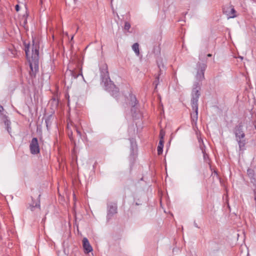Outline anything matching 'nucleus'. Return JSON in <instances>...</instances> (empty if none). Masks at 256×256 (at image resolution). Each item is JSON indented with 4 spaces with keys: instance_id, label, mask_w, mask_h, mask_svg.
<instances>
[{
    "instance_id": "obj_1",
    "label": "nucleus",
    "mask_w": 256,
    "mask_h": 256,
    "mask_svg": "<svg viewBox=\"0 0 256 256\" xmlns=\"http://www.w3.org/2000/svg\"><path fill=\"white\" fill-rule=\"evenodd\" d=\"M32 42L31 57H29L30 44H28V46L26 47L25 52L26 57L28 59L31 70L32 72L34 74L38 70L39 46L37 42H34V40H32Z\"/></svg>"
},
{
    "instance_id": "obj_2",
    "label": "nucleus",
    "mask_w": 256,
    "mask_h": 256,
    "mask_svg": "<svg viewBox=\"0 0 256 256\" xmlns=\"http://www.w3.org/2000/svg\"><path fill=\"white\" fill-rule=\"evenodd\" d=\"M235 134L236 140L238 142L240 148L242 150L245 145V140H244L245 134L242 130V126H241L236 127Z\"/></svg>"
},
{
    "instance_id": "obj_3",
    "label": "nucleus",
    "mask_w": 256,
    "mask_h": 256,
    "mask_svg": "<svg viewBox=\"0 0 256 256\" xmlns=\"http://www.w3.org/2000/svg\"><path fill=\"white\" fill-rule=\"evenodd\" d=\"M200 86L198 84H194L192 92V104H194V107L198 104V102L200 96Z\"/></svg>"
},
{
    "instance_id": "obj_4",
    "label": "nucleus",
    "mask_w": 256,
    "mask_h": 256,
    "mask_svg": "<svg viewBox=\"0 0 256 256\" xmlns=\"http://www.w3.org/2000/svg\"><path fill=\"white\" fill-rule=\"evenodd\" d=\"M223 12L227 16L228 18H234L236 16V12L234 6L230 4H228L224 6L223 8Z\"/></svg>"
},
{
    "instance_id": "obj_5",
    "label": "nucleus",
    "mask_w": 256,
    "mask_h": 256,
    "mask_svg": "<svg viewBox=\"0 0 256 256\" xmlns=\"http://www.w3.org/2000/svg\"><path fill=\"white\" fill-rule=\"evenodd\" d=\"M197 66L198 70L196 77L198 80L202 81L204 78V72L206 69V64L198 62Z\"/></svg>"
},
{
    "instance_id": "obj_6",
    "label": "nucleus",
    "mask_w": 256,
    "mask_h": 256,
    "mask_svg": "<svg viewBox=\"0 0 256 256\" xmlns=\"http://www.w3.org/2000/svg\"><path fill=\"white\" fill-rule=\"evenodd\" d=\"M30 152L33 154H38L40 152V147L36 138H34L32 139L30 143Z\"/></svg>"
},
{
    "instance_id": "obj_7",
    "label": "nucleus",
    "mask_w": 256,
    "mask_h": 256,
    "mask_svg": "<svg viewBox=\"0 0 256 256\" xmlns=\"http://www.w3.org/2000/svg\"><path fill=\"white\" fill-rule=\"evenodd\" d=\"M82 246L85 253L88 254L92 250V246L86 238H84L82 240Z\"/></svg>"
},
{
    "instance_id": "obj_8",
    "label": "nucleus",
    "mask_w": 256,
    "mask_h": 256,
    "mask_svg": "<svg viewBox=\"0 0 256 256\" xmlns=\"http://www.w3.org/2000/svg\"><path fill=\"white\" fill-rule=\"evenodd\" d=\"M192 110H194V113L192 114V118L193 122L196 121L198 120V105H196V107L192 104Z\"/></svg>"
},
{
    "instance_id": "obj_9",
    "label": "nucleus",
    "mask_w": 256,
    "mask_h": 256,
    "mask_svg": "<svg viewBox=\"0 0 256 256\" xmlns=\"http://www.w3.org/2000/svg\"><path fill=\"white\" fill-rule=\"evenodd\" d=\"M164 143V140H160L158 145V155H160L162 153Z\"/></svg>"
},
{
    "instance_id": "obj_10",
    "label": "nucleus",
    "mask_w": 256,
    "mask_h": 256,
    "mask_svg": "<svg viewBox=\"0 0 256 256\" xmlns=\"http://www.w3.org/2000/svg\"><path fill=\"white\" fill-rule=\"evenodd\" d=\"M40 206V202L38 200H36V202H33L30 204V208L31 210H34V208H39Z\"/></svg>"
},
{
    "instance_id": "obj_11",
    "label": "nucleus",
    "mask_w": 256,
    "mask_h": 256,
    "mask_svg": "<svg viewBox=\"0 0 256 256\" xmlns=\"http://www.w3.org/2000/svg\"><path fill=\"white\" fill-rule=\"evenodd\" d=\"M132 49L136 56H138L140 54L139 44L138 43H134L132 46Z\"/></svg>"
},
{
    "instance_id": "obj_12",
    "label": "nucleus",
    "mask_w": 256,
    "mask_h": 256,
    "mask_svg": "<svg viewBox=\"0 0 256 256\" xmlns=\"http://www.w3.org/2000/svg\"><path fill=\"white\" fill-rule=\"evenodd\" d=\"M117 212V208L116 206H110L108 209V214H116V213Z\"/></svg>"
},
{
    "instance_id": "obj_13",
    "label": "nucleus",
    "mask_w": 256,
    "mask_h": 256,
    "mask_svg": "<svg viewBox=\"0 0 256 256\" xmlns=\"http://www.w3.org/2000/svg\"><path fill=\"white\" fill-rule=\"evenodd\" d=\"M130 28V24L128 22H126L124 26V30L128 31Z\"/></svg>"
},
{
    "instance_id": "obj_14",
    "label": "nucleus",
    "mask_w": 256,
    "mask_h": 256,
    "mask_svg": "<svg viewBox=\"0 0 256 256\" xmlns=\"http://www.w3.org/2000/svg\"><path fill=\"white\" fill-rule=\"evenodd\" d=\"M164 136H165V132L162 130H161L160 131V140H164Z\"/></svg>"
},
{
    "instance_id": "obj_15",
    "label": "nucleus",
    "mask_w": 256,
    "mask_h": 256,
    "mask_svg": "<svg viewBox=\"0 0 256 256\" xmlns=\"http://www.w3.org/2000/svg\"><path fill=\"white\" fill-rule=\"evenodd\" d=\"M4 124L6 126L8 131L10 132L9 129L10 128L9 126L10 125V121L6 120L4 121Z\"/></svg>"
},
{
    "instance_id": "obj_16",
    "label": "nucleus",
    "mask_w": 256,
    "mask_h": 256,
    "mask_svg": "<svg viewBox=\"0 0 256 256\" xmlns=\"http://www.w3.org/2000/svg\"><path fill=\"white\" fill-rule=\"evenodd\" d=\"M114 90L112 91V94L114 96L118 92V88H116L114 86L112 85Z\"/></svg>"
},
{
    "instance_id": "obj_17",
    "label": "nucleus",
    "mask_w": 256,
    "mask_h": 256,
    "mask_svg": "<svg viewBox=\"0 0 256 256\" xmlns=\"http://www.w3.org/2000/svg\"><path fill=\"white\" fill-rule=\"evenodd\" d=\"M131 98H132V100H134V104H132V106H134L136 104V98L134 96H131Z\"/></svg>"
},
{
    "instance_id": "obj_18",
    "label": "nucleus",
    "mask_w": 256,
    "mask_h": 256,
    "mask_svg": "<svg viewBox=\"0 0 256 256\" xmlns=\"http://www.w3.org/2000/svg\"><path fill=\"white\" fill-rule=\"evenodd\" d=\"M16 10L18 12L20 10V6L18 4L16 6Z\"/></svg>"
},
{
    "instance_id": "obj_19",
    "label": "nucleus",
    "mask_w": 256,
    "mask_h": 256,
    "mask_svg": "<svg viewBox=\"0 0 256 256\" xmlns=\"http://www.w3.org/2000/svg\"><path fill=\"white\" fill-rule=\"evenodd\" d=\"M4 110V108L2 106L0 105V112Z\"/></svg>"
},
{
    "instance_id": "obj_20",
    "label": "nucleus",
    "mask_w": 256,
    "mask_h": 256,
    "mask_svg": "<svg viewBox=\"0 0 256 256\" xmlns=\"http://www.w3.org/2000/svg\"><path fill=\"white\" fill-rule=\"evenodd\" d=\"M207 56H208V57H211V56H212V54H208Z\"/></svg>"
},
{
    "instance_id": "obj_21",
    "label": "nucleus",
    "mask_w": 256,
    "mask_h": 256,
    "mask_svg": "<svg viewBox=\"0 0 256 256\" xmlns=\"http://www.w3.org/2000/svg\"><path fill=\"white\" fill-rule=\"evenodd\" d=\"M203 153H204V158H205L206 157V154H204V152H203Z\"/></svg>"
},
{
    "instance_id": "obj_22",
    "label": "nucleus",
    "mask_w": 256,
    "mask_h": 256,
    "mask_svg": "<svg viewBox=\"0 0 256 256\" xmlns=\"http://www.w3.org/2000/svg\"><path fill=\"white\" fill-rule=\"evenodd\" d=\"M77 132H78V134H80V132H79V131L77 130Z\"/></svg>"
},
{
    "instance_id": "obj_23",
    "label": "nucleus",
    "mask_w": 256,
    "mask_h": 256,
    "mask_svg": "<svg viewBox=\"0 0 256 256\" xmlns=\"http://www.w3.org/2000/svg\"><path fill=\"white\" fill-rule=\"evenodd\" d=\"M73 38H74V36H72V38H71V40H73Z\"/></svg>"
},
{
    "instance_id": "obj_24",
    "label": "nucleus",
    "mask_w": 256,
    "mask_h": 256,
    "mask_svg": "<svg viewBox=\"0 0 256 256\" xmlns=\"http://www.w3.org/2000/svg\"><path fill=\"white\" fill-rule=\"evenodd\" d=\"M41 0V2H42V0Z\"/></svg>"
}]
</instances>
